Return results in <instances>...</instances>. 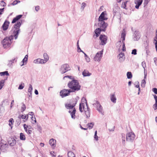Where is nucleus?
<instances>
[{"label":"nucleus","instance_id":"1","mask_svg":"<svg viewBox=\"0 0 157 157\" xmlns=\"http://www.w3.org/2000/svg\"><path fill=\"white\" fill-rule=\"evenodd\" d=\"M68 87L70 88L71 92L78 91L80 90L81 86L78 80L75 79L70 81L67 84Z\"/></svg>","mask_w":157,"mask_h":157},{"label":"nucleus","instance_id":"2","mask_svg":"<svg viewBox=\"0 0 157 157\" xmlns=\"http://www.w3.org/2000/svg\"><path fill=\"white\" fill-rule=\"evenodd\" d=\"M76 104V101H75V103L72 105L70 103H66L65 105L66 108L70 109L69 112L70 113L71 117L74 119L75 118V113L76 111L75 108L74 107Z\"/></svg>","mask_w":157,"mask_h":157},{"label":"nucleus","instance_id":"3","mask_svg":"<svg viewBox=\"0 0 157 157\" xmlns=\"http://www.w3.org/2000/svg\"><path fill=\"white\" fill-rule=\"evenodd\" d=\"M79 109L81 112L84 111L87 117H90V109L88 108L87 104L86 101V104L84 103H80L79 105Z\"/></svg>","mask_w":157,"mask_h":157},{"label":"nucleus","instance_id":"4","mask_svg":"<svg viewBox=\"0 0 157 157\" xmlns=\"http://www.w3.org/2000/svg\"><path fill=\"white\" fill-rule=\"evenodd\" d=\"M22 24V21H18L17 24L14 25V29L13 31V36L15 37V39L17 38L19 32L20 31V27Z\"/></svg>","mask_w":157,"mask_h":157},{"label":"nucleus","instance_id":"5","mask_svg":"<svg viewBox=\"0 0 157 157\" xmlns=\"http://www.w3.org/2000/svg\"><path fill=\"white\" fill-rule=\"evenodd\" d=\"M2 43L4 48H6L10 46L11 42L10 38L7 37L3 39L2 41Z\"/></svg>","mask_w":157,"mask_h":157},{"label":"nucleus","instance_id":"6","mask_svg":"<svg viewBox=\"0 0 157 157\" xmlns=\"http://www.w3.org/2000/svg\"><path fill=\"white\" fill-rule=\"evenodd\" d=\"M135 135L133 132H129L126 134V141L130 142H132L135 139Z\"/></svg>","mask_w":157,"mask_h":157},{"label":"nucleus","instance_id":"7","mask_svg":"<svg viewBox=\"0 0 157 157\" xmlns=\"http://www.w3.org/2000/svg\"><path fill=\"white\" fill-rule=\"evenodd\" d=\"M70 70V67L67 64L63 65L61 67L60 71L62 74H64Z\"/></svg>","mask_w":157,"mask_h":157},{"label":"nucleus","instance_id":"8","mask_svg":"<svg viewBox=\"0 0 157 157\" xmlns=\"http://www.w3.org/2000/svg\"><path fill=\"white\" fill-rule=\"evenodd\" d=\"M72 92L70 90L64 89L60 92V95L62 98L70 94V93Z\"/></svg>","mask_w":157,"mask_h":157},{"label":"nucleus","instance_id":"9","mask_svg":"<svg viewBox=\"0 0 157 157\" xmlns=\"http://www.w3.org/2000/svg\"><path fill=\"white\" fill-rule=\"evenodd\" d=\"M98 21L99 22L98 25L101 28V29L102 31H105L108 25L107 23L105 22L104 21Z\"/></svg>","mask_w":157,"mask_h":157},{"label":"nucleus","instance_id":"10","mask_svg":"<svg viewBox=\"0 0 157 157\" xmlns=\"http://www.w3.org/2000/svg\"><path fill=\"white\" fill-rule=\"evenodd\" d=\"M103 50L98 52L94 58V60L95 61H100L103 54Z\"/></svg>","mask_w":157,"mask_h":157},{"label":"nucleus","instance_id":"11","mask_svg":"<svg viewBox=\"0 0 157 157\" xmlns=\"http://www.w3.org/2000/svg\"><path fill=\"white\" fill-rule=\"evenodd\" d=\"M99 39L101 40L100 44L104 45L106 44L107 37L105 35H101L99 37Z\"/></svg>","mask_w":157,"mask_h":157},{"label":"nucleus","instance_id":"12","mask_svg":"<svg viewBox=\"0 0 157 157\" xmlns=\"http://www.w3.org/2000/svg\"><path fill=\"white\" fill-rule=\"evenodd\" d=\"M106 13V11H104L101 13L99 17L98 21H104V20H106L107 19V18L105 17V15Z\"/></svg>","mask_w":157,"mask_h":157},{"label":"nucleus","instance_id":"13","mask_svg":"<svg viewBox=\"0 0 157 157\" xmlns=\"http://www.w3.org/2000/svg\"><path fill=\"white\" fill-rule=\"evenodd\" d=\"M24 129L26 132L29 134H31L32 132V129L30 127H29L28 126L25 124L24 125Z\"/></svg>","mask_w":157,"mask_h":157},{"label":"nucleus","instance_id":"14","mask_svg":"<svg viewBox=\"0 0 157 157\" xmlns=\"http://www.w3.org/2000/svg\"><path fill=\"white\" fill-rule=\"evenodd\" d=\"M10 24V22L7 21H5L3 23L2 28L4 31H6L8 29Z\"/></svg>","mask_w":157,"mask_h":157},{"label":"nucleus","instance_id":"15","mask_svg":"<svg viewBox=\"0 0 157 157\" xmlns=\"http://www.w3.org/2000/svg\"><path fill=\"white\" fill-rule=\"evenodd\" d=\"M49 144L52 148H54L56 146V140L53 139H50L49 141Z\"/></svg>","mask_w":157,"mask_h":157},{"label":"nucleus","instance_id":"16","mask_svg":"<svg viewBox=\"0 0 157 157\" xmlns=\"http://www.w3.org/2000/svg\"><path fill=\"white\" fill-rule=\"evenodd\" d=\"M143 0H136L135 1V3L136 4L135 8L138 9L140 6L142 4Z\"/></svg>","mask_w":157,"mask_h":157},{"label":"nucleus","instance_id":"17","mask_svg":"<svg viewBox=\"0 0 157 157\" xmlns=\"http://www.w3.org/2000/svg\"><path fill=\"white\" fill-rule=\"evenodd\" d=\"M33 62L35 63L40 64H44L46 63L44 60L40 58L35 60Z\"/></svg>","mask_w":157,"mask_h":157},{"label":"nucleus","instance_id":"18","mask_svg":"<svg viewBox=\"0 0 157 157\" xmlns=\"http://www.w3.org/2000/svg\"><path fill=\"white\" fill-rule=\"evenodd\" d=\"M96 105L97 110L100 112H101L102 110V108L100 105L99 102L98 101H96Z\"/></svg>","mask_w":157,"mask_h":157},{"label":"nucleus","instance_id":"19","mask_svg":"<svg viewBox=\"0 0 157 157\" xmlns=\"http://www.w3.org/2000/svg\"><path fill=\"white\" fill-rule=\"evenodd\" d=\"M22 16L21 15H17L14 17L12 21V23H14L19 20Z\"/></svg>","mask_w":157,"mask_h":157},{"label":"nucleus","instance_id":"20","mask_svg":"<svg viewBox=\"0 0 157 157\" xmlns=\"http://www.w3.org/2000/svg\"><path fill=\"white\" fill-rule=\"evenodd\" d=\"M124 53L122 52L119 54L118 56V57L119 58V59L120 62H122L124 60Z\"/></svg>","mask_w":157,"mask_h":157},{"label":"nucleus","instance_id":"21","mask_svg":"<svg viewBox=\"0 0 157 157\" xmlns=\"http://www.w3.org/2000/svg\"><path fill=\"white\" fill-rule=\"evenodd\" d=\"M33 90V88L32 86L30 85L29 88L28 90V94L29 97H32V90Z\"/></svg>","mask_w":157,"mask_h":157},{"label":"nucleus","instance_id":"22","mask_svg":"<svg viewBox=\"0 0 157 157\" xmlns=\"http://www.w3.org/2000/svg\"><path fill=\"white\" fill-rule=\"evenodd\" d=\"M16 143V141L14 139H12L8 141L9 144L11 146H14Z\"/></svg>","mask_w":157,"mask_h":157},{"label":"nucleus","instance_id":"23","mask_svg":"<svg viewBox=\"0 0 157 157\" xmlns=\"http://www.w3.org/2000/svg\"><path fill=\"white\" fill-rule=\"evenodd\" d=\"M102 31L101 29L100 28L96 29L95 30V33L96 34V36L98 37L99 35L100 34L101 32Z\"/></svg>","mask_w":157,"mask_h":157},{"label":"nucleus","instance_id":"24","mask_svg":"<svg viewBox=\"0 0 157 157\" xmlns=\"http://www.w3.org/2000/svg\"><path fill=\"white\" fill-rule=\"evenodd\" d=\"M91 73H90L89 71L86 70H84L82 72V75L84 76H89L91 75Z\"/></svg>","mask_w":157,"mask_h":157},{"label":"nucleus","instance_id":"25","mask_svg":"<svg viewBox=\"0 0 157 157\" xmlns=\"http://www.w3.org/2000/svg\"><path fill=\"white\" fill-rule=\"evenodd\" d=\"M111 100L114 103L116 102V98L114 94H111L110 95Z\"/></svg>","mask_w":157,"mask_h":157},{"label":"nucleus","instance_id":"26","mask_svg":"<svg viewBox=\"0 0 157 157\" xmlns=\"http://www.w3.org/2000/svg\"><path fill=\"white\" fill-rule=\"evenodd\" d=\"M9 125L12 128L13 127L12 125L14 122L13 119L12 118H11L9 120Z\"/></svg>","mask_w":157,"mask_h":157},{"label":"nucleus","instance_id":"27","mask_svg":"<svg viewBox=\"0 0 157 157\" xmlns=\"http://www.w3.org/2000/svg\"><path fill=\"white\" fill-rule=\"evenodd\" d=\"M68 157H76L74 153L72 151H69L67 154Z\"/></svg>","mask_w":157,"mask_h":157},{"label":"nucleus","instance_id":"28","mask_svg":"<svg viewBox=\"0 0 157 157\" xmlns=\"http://www.w3.org/2000/svg\"><path fill=\"white\" fill-rule=\"evenodd\" d=\"M20 139L22 140H25L26 139L24 133H20Z\"/></svg>","mask_w":157,"mask_h":157},{"label":"nucleus","instance_id":"29","mask_svg":"<svg viewBox=\"0 0 157 157\" xmlns=\"http://www.w3.org/2000/svg\"><path fill=\"white\" fill-rule=\"evenodd\" d=\"M43 56L44 59V60L46 62L49 59V57L46 53H44L43 55Z\"/></svg>","mask_w":157,"mask_h":157},{"label":"nucleus","instance_id":"30","mask_svg":"<svg viewBox=\"0 0 157 157\" xmlns=\"http://www.w3.org/2000/svg\"><path fill=\"white\" fill-rule=\"evenodd\" d=\"M125 36L126 33H125L124 29L121 33V38H123L122 41H123L124 40Z\"/></svg>","mask_w":157,"mask_h":157},{"label":"nucleus","instance_id":"31","mask_svg":"<svg viewBox=\"0 0 157 157\" xmlns=\"http://www.w3.org/2000/svg\"><path fill=\"white\" fill-rule=\"evenodd\" d=\"M127 2L128 1H127L123 2L121 5V7L124 9H126V7Z\"/></svg>","mask_w":157,"mask_h":157},{"label":"nucleus","instance_id":"32","mask_svg":"<svg viewBox=\"0 0 157 157\" xmlns=\"http://www.w3.org/2000/svg\"><path fill=\"white\" fill-rule=\"evenodd\" d=\"M5 81L3 80H2L0 82V89H1L3 86H4V83Z\"/></svg>","mask_w":157,"mask_h":157},{"label":"nucleus","instance_id":"33","mask_svg":"<svg viewBox=\"0 0 157 157\" xmlns=\"http://www.w3.org/2000/svg\"><path fill=\"white\" fill-rule=\"evenodd\" d=\"M0 75L1 76H4L5 75H9V74L7 71H5L3 72H1L0 73Z\"/></svg>","mask_w":157,"mask_h":157},{"label":"nucleus","instance_id":"34","mask_svg":"<svg viewBox=\"0 0 157 157\" xmlns=\"http://www.w3.org/2000/svg\"><path fill=\"white\" fill-rule=\"evenodd\" d=\"M127 75L128 78H131L132 77V75L131 72H128L127 74Z\"/></svg>","mask_w":157,"mask_h":157},{"label":"nucleus","instance_id":"35","mask_svg":"<svg viewBox=\"0 0 157 157\" xmlns=\"http://www.w3.org/2000/svg\"><path fill=\"white\" fill-rule=\"evenodd\" d=\"M31 118L32 120V121L33 123H36V119L34 115L32 116Z\"/></svg>","mask_w":157,"mask_h":157},{"label":"nucleus","instance_id":"36","mask_svg":"<svg viewBox=\"0 0 157 157\" xmlns=\"http://www.w3.org/2000/svg\"><path fill=\"white\" fill-rule=\"evenodd\" d=\"M93 125L94 124L92 123H90L87 125V128L90 129H91L93 128Z\"/></svg>","mask_w":157,"mask_h":157},{"label":"nucleus","instance_id":"37","mask_svg":"<svg viewBox=\"0 0 157 157\" xmlns=\"http://www.w3.org/2000/svg\"><path fill=\"white\" fill-rule=\"evenodd\" d=\"M146 83L145 80L144 79L142 81L141 83V86L143 87H144L145 86V84Z\"/></svg>","mask_w":157,"mask_h":157},{"label":"nucleus","instance_id":"38","mask_svg":"<svg viewBox=\"0 0 157 157\" xmlns=\"http://www.w3.org/2000/svg\"><path fill=\"white\" fill-rule=\"evenodd\" d=\"M70 78L71 80H72L73 79H75V78H74V77L73 76H69V75H66L64 77V78Z\"/></svg>","mask_w":157,"mask_h":157},{"label":"nucleus","instance_id":"39","mask_svg":"<svg viewBox=\"0 0 157 157\" xmlns=\"http://www.w3.org/2000/svg\"><path fill=\"white\" fill-rule=\"evenodd\" d=\"M50 153L52 155V157H55L56 155V153L53 151H51L50 152Z\"/></svg>","mask_w":157,"mask_h":157},{"label":"nucleus","instance_id":"40","mask_svg":"<svg viewBox=\"0 0 157 157\" xmlns=\"http://www.w3.org/2000/svg\"><path fill=\"white\" fill-rule=\"evenodd\" d=\"M0 5L3 6H5L6 4L4 2L2 1L0 2Z\"/></svg>","mask_w":157,"mask_h":157},{"label":"nucleus","instance_id":"41","mask_svg":"<svg viewBox=\"0 0 157 157\" xmlns=\"http://www.w3.org/2000/svg\"><path fill=\"white\" fill-rule=\"evenodd\" d=\"M136 52V49H134L132 50V54L134 55H136L137 54Z\"/></svg>","mask_w":157,"mask_h":157},{"label":"nucleus","instance_id":"42","mask_svg":"<svg viewBox=\"0 0 157 157\" xmlns=\"http://www.w3.org/2000/svg\"><path fill=\"white\" fill-rule=\"evenodd\" d=\"M25 109L26 107L25 105H23L21 108V111L23 112L25 110Z\"/></svg>","mask_w":157,"mask_h":157},{"label":"nucleus","instance_id":"43","mask_svg":"<svg viewBox=\"0 0 157 157\" xmlns=\"http://www.w3.org/2000/svg\"><path fill=\"white\" fill-rule=\"evenodd\" d=\"M154 42L155 43V48L156 51H157V40L156 39H154Z\"/></svg>","mask_w":157,"mask_h":157},{"label":"nucleus","instance_id":"44","mask_svg":"<svg viewBox=\"0 0 157 157\" xmlns=\"http://www.w3.org/2000/svg\"><path fill=\"white\" fill-rule=\"evenodd\" d=\"M123 45V48H122V50L123 51H125L126 50V48L125 47V45L124 42L122 41Z\"/></svg>","mask_w":157,"mask_h":157},{"label":"nucleus","instance_id":"45","mask_svg":"<svg viewBox=\"0 0 157 157\" xmlns=\"http://www.w3.org/2000/svg\"><path fill=\"white\" fill-rule=\"evenodd\" d=\"M153 108L155 110L157 109V102H155V103L153 105Z\"/></svg>","mask_w":157,"mask_h":157},{"label":"nucleus","instance_id":"46","mask_svg":"<svg viewBox=\"0 0 157 157\" xmlns=\"http://www.w3.org/2000/svg\"><path fill=\"white\" fill-rule=\"evenodd\" d=\"M86 5V4L85 3L83 2L82 4V9H84Z\"/></svg>","mask_w":157,"mask_h":157},{"label":"nucleus","instance_id":"47","mask_svg":"<svg viewBox=\"0 0 157 157\" xmlns=\"http://www.w3.org/2000/svg\"><path fill=\"white\" fill-rule=\"evenodd\" d=\"M153 91L155 93V94H157V89L156 88H154L152 89Z\"/></svg>","mask_w":157,"mask_h":157},{"label":"nucleus","instance_id":"48","mask_svg":"<svg viewBox=\"0 0 157 157\" xmlns=\"http://www.w3.org/2000/svg\"><path fill=\"white\" fill-rule=\"evenodd\" d=\"M24 87V86L22 85V84H21L18 87V89H22Z\"/></svg>","mask_w":157,"mask_h":157},{"label":"nucleus","instance_id":"49","mask_svg":"<svg viewBox=\"0 0 157 157\" xmlns=\"http://www.w3.org/2000/svg\"><path fill=\"white\" fill-rule=\"evenodd\" d=\"M27 60V59H26V58H24V59H23L22 62H23V64H22L21 66L23 65L24 64V62H26Z\"/></svg>","mask_w":157,"mask_h":157},{"label":"nucleus","instance_id":"50","mask_svg":"<svg viewBox=\"0 0 157 157\" xmlns=\"http://www.w3.org/2000/svg\"><path fill=\"white\" fill-rule=\"evenodd\" d=\"M17 3V1H15L14 2H13L12 3V4L13 5H16Z\"/></svg>","mask_w":157,"mask_h":157},{"label":"nucleus","instance_id":"51","mask_svg":"<svg viewBox=\"0 0 157 157\" xmlns=\"http://www.w3.org/2000/svg\"><path fill=\"white\" fill-rule=\"evenodd\" d=\"M21 118L22 119H25L26 118V115H22L21 116Z\"/></svg>","mask_w":157,"mask_h":157},{"label":"nucleus","instance_id":"52","mask_svg":"<svg viewBox=\"0 0 157 157\" xmlns=\"http://www.w3.org/2000/svg\"><path fill=\"white\" fill-rule=\"evenodd\" d=\"M35 10L37 11L40 9V7L39 6H36L35 8Z\"/></svg>","mask_w":157,"mask_h":157},{"label":"nucleus","instance_id":"53","mask_svg":"<svg viewBox=\"0 0 157 157\" xmlns=\"http://www.w3.org/2000/svg\"><path fill=\"white\" fill-rule=\"evenodd\" d=\"M94 139L96 140H98V137L97 135H94Z\"/></svg>","mask_w":157,"mask_h":157},{"label":"nucleus","instance_id":"54","mask_svg":"<svg viewBox=\"0 0 157 157\" xmlns=\"http://www.w3.org/2000/svg\"><path fill=\"white\" fill-rule=\"evenodd\" d=\"M4 8L3 9H0V15H1L2 13V12L3 11Z\"/></svg>","mask_w":157,"mask_h":157},{"label":"nucleus","instance_id":"55","mask_svg":"<svg viewBox=\"0 0 157 157\" xmlns=\"http://www.w3.org/2000/svg\"><path fill=\"white\" fill-rule=\"evenodd\" d=\"M78 52H82L81 49L80 48L79 45H78Z\"/></svg>","mask_w":157,"mask_h":157},{"label":"nucleus","instance_id":"56","mask_svg":"<svg viewBox=\"0 0 157 157\" xmlns=\"http://www.w3.org/2000/svg\"><path fill=\"white\" fill-rule=\"evenodd\" d=\"M154 98L155 99V102H157V96L155 95L154 96Z\"/></svg>","mask_w":157,"mask_h":157},{"label":"nucleus","instance_id":"57","mask_svg":"<svg viewBox=\"0 0 157 157\" xmlns=\"http://www.w3.org/2000/svg\"><path fill=\"white\" fill-rule=\"evenodd\" d=\"M40 146L41 147H43L44 146V144L43 143H41L40 144Z\"/></svg>","mask_w":157,"mask_h":157},{"label":"nucleus","instance_id":"58","mask_svg":"<svg viewBox=\"0 0 157 157\" xmlns=\"http://www.w3.org/2000/svg\"><path fill=\"white\" fill-rule=\"evenodd\" d=\"M35 93L37 95L38 94V91L36 90H35Z\"/></svg>","mask_w":157,"mask_h":157},{"label":"nucleus","instance_id":"59","mask_svg":"<svg viewBox=\"0 0 157 157\" xmlns=\"http://www.w3.org/2000/svg\"><path fill=\"white\" fill-rule=\"evenodd\" d=\"M136 87L138 88L139 87V84L138 82L137 83V85L136 86Z\"/></svg>","mask_w":157,"mask_h":157},{"label":"nucleus","instance_id":"60","mask_svg":"<svg viewBox=\"0 0 157 157\" xmlns=\"http://www.w3.org/2000/svg\"><path fill=\"white\" fill-rule=\"evenodd\" d=\"M155 39H156V40H157V31L156 32V36L155 37Z\"/></svg>","mask_w":157,"mask_h":157},{"label":"nucleus","instance_id":"61","mask_svg":"<svg viewBox=\"0 0 157 157\" xmlns=\"http://www.w3.org/2000/svg\"><path fill=\"white\" fill-rule=\"evenodd\" d=\"M132 82L131 81H129L128 83V84L129 86H130Z\"/></svg>","mask_w":157,"mask_h":157},{"label":"nucleus","instance_id":"62","mask_svg":"<svg viewBox=\"0 0 157 157\" xmlns=\"http://www.w3.org/2000/svg\"><path fill=\"white\" fill-rule=\"evenodd\" d=\"M140 92V87H139V89H138V94H139Z\"/></svg>","mask_w":157,"mask_h":157},{"label":"nucleus","instance_id":"63","mask_svg":"<svg viewBox=\"0 0 157 157\" xmlns=\"http://www.w3.org/2000/svg\"><path fill=\"white\" fill-rule=\"evenodd\" d=\"M26 118L25 119L26 120H28V117H29V116H28V115H26Z\"/></svg>","mask_w":157,"mask_h":157},{"label":"nucleus","instance_id":"64","mask_svg":"<svg viewBox=\"0 0 157 157\" xmlns=\"http://www.w3.org/2000/svg\"><path fill=\"white\" fill-rule=\"evenodd\" d=\"M28 55H26L25 56V58H26V59H28Z\"/></svg>","mask_w":157,"mask_h":157}]
</instances>
